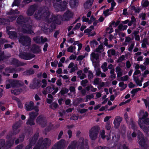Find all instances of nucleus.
<instances>
[{
    "label": "nucleus",
    "instance_id": "nucleus-37",
    "mask_svg": "<svg viewBox=\"0 0 149 149\" xmlns=\"http://www.w3.org/2000/svg\"><path fill=\"white\" fill-rule=\"evenodd\" d=\"M90 44L92 47H94L98 45V43L96 40H93L90 42Z\"/></svg>",
    "mask_w": 149,
    "mask_h": 149
},
{
    "label": "nucleus",
    "instance_id": "nucleus-48",
    "mask_svg": "<svg viewBox=\"0 0 149 149\" xmlns=\"http://www.w3.org/2000/svg\"><path fill=\"white\" fill-rule=\"evenodd\" d=\"M141 89L140 88H137L133 89L131 92V94H135L137 93L138 91H140Z\"/></svg>",
    "mask_w": 149,
    "mask_h": 149
},
{
    "label": "nucleus",
    "instance_id": "nucleus-29",
    "mask_svg": "<svg viewBox=\"0 0 149 149\" xmlns=\"http://www.w3.org/2000/svg\"><path fill=\"white\" fill-rule=\"evenodd\" d=\"M77 0H70V5L71 7H74L77 4Z\"/></svg>",
    "mask_w": 149,
    "mask_h": 149
},
{
    "label": "nucleus",
    "instance_id": "nucleus-31",
    "mask_svg": "<svg viewBox=\"0 0 149 149\" xmlns=\"http://www.w3.org/2000/svg\"><path fill=\"white\" fill-rule=\"evenodd\" d=\"M24 22V19L22 16H20L17 19V22L19 24H22Z\"/></svg>",
    "mask_w": 149,
    "mask_h": 149
},
{
    "label": "nucleus",
    "instance_id": "nucleus-28",
    "mask_svg": "<svg viewBox=\"0 0 149 149\" xmlns=\"http://www.w3.org/2000/svg\"><path fill=\"white\" fill-rule=\"evenodd\" d=\"M18 125H17V124H15L13 125V130L14 134H16L19 132V129L18 128Z\"/></svg>",
    "mask_w": 149,
    "mask_h": 149
},
{
    "label": "nucleus",
    "instance_id": "nucleus-19",
    "mask_svg": "<svg viewBox=\"0 0 149 149\" xmlns=\"http://www.w3.org/2000/svg\"><path fill=\"white\" fill-rule=\"evenodd\" d=\"M94 0H88L84 4V7L86 9H88L90 8Z\"/></svg>",
    "mask_w": 149,
    "mask_h": 149
},
{
    "label": "nucleus",
    "instance_id": "nucleus-54",
    "mask_svg": "<svg viewBox=\"0 0 149 149\" xmlns=\"http://www.w3.org/2000/svg\"><path fill=\"white\" fill-rule=\"evenodd\" d=\"M58 105L57 103L54 102L51 105L50 107L52 109H54L57 108Z\"/></svg>",
    "mask_w": 149,
    "mask_h": 149
},
{
    "label": "nucleus",
    "instance_id": "nucleus-17",
    "mask_svg": "<svg viewBox=\"0 0 149 149\" xmlns=\"http://www.w3.org/2000/svg\"><path fill=\"white\" fill-rule=\"evenodd\" d=\"M68 67L69 68H71L70 71V73H71L77 69V64H75L74 65V63L71 62L69 64Z\"/></svg>",
    "mask_w": 149,
    "mask_h": 149
},
{
    "label": "nucleus",
    "instance_id": "nucleus-39",
    "mask_svg": "<svg viewBox=\"0 0 149 149\" xmlns=\"http://www.w3.org/2000/svg\"><path fill=\"white\" fill-rule=\"evenodd\" d=\"M127 27V25H123L122 24H120L118 26V29L119 30H126Z\"/></svg>",
    "mask_w": 149,
    "mask_h": 149
},
{
    "label": "nucleus",
    "instance_id": "nucleus-59",
    "mask_svg": "<svg viewBox=\"0 0 149 149\" xmlns=\"http://www.w3.org/2000/svg\"><path fill=\"white\" fill-rule=\"evenodd\" d=\"M105 127L107 130H109L111 128V125L110 123L108 122L106 123Z\"/></svg>",
    "mask_w": 149,
    "mask_h": 149
},
{
    "label": "nucleus",
    "instance_id": "nucleus-15",
    "mask_svg": "<svg viewBox=\"0 0 149 149\" xmlns=\"http://www.w3.org/2000/svg\"><path fill=\"white\" fill-rule=\"evenodd\" d=\"M122 120V118L121 117L117 116L115 118L114 120L113 123L116 128H118Z\"/></svg>",
    "mask_w": 149,
    "mask_h": 149
},
{
    "label": "nucleus",
    "instance_id": "nucleus-9",
    "mask_svg": "<svg viewBox=\"0 0 149 149\" xmlns=\"http://www.w3.org/2000/svg\"><path fill=\"white\" fill-rule=\"evenodd\" d=\"M49 15L50 13L48 10L45 12H44V10H43L41 12H38L36 13L35 17L36 19H38L43 17L47 18Z\"/></svg>",
    "mask_w": 149,
    "mask_h": 149
},
{
    "label": "nucleus",
    "instance_id": "nucleus-5",
    "mask_svg": "<svg viewBox=\"0 0 149 149\" xmlns=\"http://www.w3.org/2000/svg\"><path fill=\"white\" fill-rule=\"evenodd\" d=\"M19 12L17 10H11L8 14L11 15V17L6 20L0 18V25L9 24L10 22H12L15 20L17 14H19Z\"/></svg>",
    "mask_w": 149,
    "mask_h": 149
},
{
    "label": "nucleus",
    "instance_id": "nucleus-64",
    "mask_svg": "<svg viewBox=\"0 0 149 149\" xmlns=\"http://www.w3.org/2000/svg\"><path fill=\"white\" fill-rule=\"evenodd\" d=\"M128 149L127 147L125 145H124L123 146H120L118 148V149Z\"/></svg>",
    "mask_w": 149,
    "mask_h": 149
},
{
    "label": "nucleus",
    "instance_id": "nucleus-14",
    "mask_svg": "<svg viewBox=\"0 0 149 149\" xmlns=\"http://www.w3.org/2000/svg\"><path fill=\"white\" fill-rule=\"evenodd\" d=\"M38 136V134L37 133L34 136V137L32 138L31 141L30 142L29 145L27 146L26 148V149H31V146L33 144L35 143L36 139Z\"/></svg>",
    "mask_w": 149,
    "mask_h": 149
},
{
    "label": "nucleus",
    "instance_id": "nucleus-45",
    "mask_svg": "<svg viewBox=\"0 0 149 149\" xmlns=\"http://www.w3.org/2000/svg\"><path fill=\"white\" fill-rule=\"evenodd\" d=\"M143 125H144L145 127H146L145 126V124L149 125V118H145L144 119H143Z\"/></svg>",
    "mask_w": 149,
    "mask_h": 149
},
{
    "label": "nucleus",
    "instance_id": "nucleus-30",
    "mask_svg": "<svg viewBox=\"0 0 149 149\" xmlns=\"http://www.w3.org/2000/svg\"><path fill=\"white\" fill-rule=\"evenodd\" d=\"M9 35V37L11 38L17 37V35L15 32L9 31L7 32Z\"/></svg>",
    "mask_w": 149,
    "mask_h": 149
},
{
    "label": "nucleus",
    "instance_id": "nucleus-25",
    "mask_svg": "<svg viewBox=\"0 0 149 149\" xmlns=\"http://www.w3.org/2000/svg\"><path fill=\"white\" fill-rule=\"evenodd\" d=\"M133 77L134 80L135 81L137 85L139 86H141L142 85L141 83V81H140L139 79L138 78L136 77L135 76L133 75Z\"/></svg>",
    "mask_w": 149,
    "mask_h": 149
},
{
    "label": "nucleus",
    "instance_id": "nucleus-4",
    "mask_svg": "<svg viewBox=\"0 0 149 149\" xmlns=\"http://www.w3.org/2000/svg\"><path fill=\"white\" fill-rule=\"evenodd\" d=\"M51 140L48 138L43 140L40 139L33 149H45L46 147L49 146L51 144Z\"/></svg>",
    "mask_w": 149,
    "mask_h": 149
},
{
    "label": "nucleus",
    "instance_id": "nucleus-20",
    "mask_svg": "<svg viewBox=\"0 0 149 149\" xmlns=\"http://www.w3.org/2000/svg\"><path fill=\"white\" fill-rule=\"evenodd\" d=\"M116 71L117 73L118 78L121 77L123 74V71L119 66H117L116 67Z\"/></svg>",
    "mask_w": 149,
    "mask_h": 149
},
{
    "label": "nucleus",
    "instance_id": "nucleus-3",
    "mask_svg": "<svg viewBox=\"0 0 149 149\" xmlns=\"http://www.w3.org/2000/svg\"><path fill=\"white\" fill-rule=\"evenodd\" d=\"M148 116V113L146 111H145L143 110H141L140 111L139 115V118L138 120V124L143 130L145 132L147 133L149 131L148 127H145L143 125V119Z\"/></svg>",
    "mask_w": 149,
    "mask_h": 149
},
{
    "label": "nucleus",
    "instance_id": "nucleus-56",
    "mask_svg": "<svg viewBox=\"0 0 149 149\" xmlns=\"http://www.w3.org/2000/svg\"><path fill=\"white\" fill-rule=\"evenodd\" d=\"M88 82V81L86 79L82 80L81 82V84L83 86H86V84Z\"/></svg>",
    "mask_w": 149,
    "mask_h": 149
},
{
    "label": "nucleus",
    "instance_id": "nucleus-22",
    "mask_svg": "<svg viewBox=\"0 0 149 149\" xmlns=\"http://www.w3.org/2000/svg\"><path fill=\"white\" fill-rule=\"evenodd\" d=\"M33 116L32 113L29 114V118L26 122V124L27 125H34L35 123L34 122V119L32 118Z\"/></svg>",
    "mask_w": 149,
    "mask_h": 149
},
{
    "label": "nucleus",
    "instance_id": "nucleus-7",
    "mask_svg": "<svg viewBox=\"0 0 149 149\" xmlns=\"http://www.w3.org/2000/svg\"><path fill=\"white\" fill-rule=\"evenodd\" d=\"M138 142L141 146H144L146 144L147 139L144 138L141 133L138 130Z\"/></svg>",
    "mask_w": 149,
    "mask_h": 149
},
{
    "label": "nucleus",
    "instance_id": "nucleus-18",
    "mask_svg": "<svg viewBox=\"0 0 149 149\" xmlns=\"http://www.w3.org/2000/svg\"><path fill=\"white\" fill-rule=\"evenodd\" d=\"M99 59V55L98 54H96L94 52H93L91 54V59L93 63L95 62L96 61H98Z\"/></svg>",
    "mask_w": 149,
    "mask_h": 149
},
{
    "label": "nucleus",
    "instance_id": "nucleus-38",
    "mask_svg": "<svg viewBox=\"0 0 149 149\" xmlns=\"http://www.w3.org/2000/svg\"><path fill=\"white\" fill-rule=\"evenodd\" d=\"M38 109H37L36 110V111L35 112L33 111L31 113H30L29 115V114H31L32 115L33 117L32 118V119H34L35 117L38 115Z\"/></svg>",
    "mask_w": 149,
    "mask_h": 149
},
{
    "label": "nucleus",
    "instance_id": "nucleus-41",
    "mask_svg": "<svg viewBox=\"0 0 149 149\" xmlns=\"http://www.w3.org/2000/svg\"><path fill=\"white\" fill-rule=\"evenodd\" d=\"M82 19L83 22H87L89 24H90L91 23V21L86 17H83L82 18Z\"/></svg>",
    "mask_w": 149,
    "mask_h": 149
},
{
    "label": "nucleus",
    "instance_id": "nucleus-62",
    "mask_svg": "<svg viewBox=\"0 0 149 149\" xmlns=\"http://www.w3.org/2000/svg\"><path fill=\"white\" fill-rule=\"evenodd\" d=\"M11 85L13 87L17 86V81L16 80H14L12 81L11 82Z\"/></svg>",
    "mask_w": 149,
    "mask_h": 149
},
{
    "label": "nucleus",
    "instance_id": "nucleus-6",
    "mask_svg": "<svg viewBox=\"0 0 149 149\" xmlns=\"http://www.w3.org/2000/svg\"><path fill=\"white\" fill-rule=\"evenodd\" d=\"M100 128L98 126H95L93 127L89 132V136L92 140H95L97 137Z\"/></svg>",
    "mask_w": 149,
    "mask_h": 149
},
{
    "label": "nucleus",
    "instance_id": "nucleus-27",
    "mask_svg": "<svg viewBox=\"0 0 149 149\" xmlns=\"http://www.w3.org/2000/svg\"><path fill=\"white\" fill-rule=\"evenodd\" d=\"M78 77L79 78L81 79H83L86 77L85 75L82 73V71H79L77 72Z\"/></svg>",
    "mask_w": 149,
    "mask_h": 149
},
{
    "label": "nucleus",
    "instance_id": "nucleus-57",
    "mask_svg": "<svg viewBox=\"0 0 149 149\" xmlns=\"http://www.w3.org/2000/svg\"><path fill=\"white\" fill-rule=\"evenodd\" d=\"M24 136L23 135H22L21 137H20L19 139L16 140L15 141V143L16 144H18L19 141V139H20V141H22L24 139Z\"/></svg>",
    "mask_w": 149,
    "mask_h": 149
},
{
    "label": "nucleus",
    "instance_id": "nucleus-13",
    "mask_svg": "<svg viewBox=\"0 0 149 149\" xmlns=\"http://www.w3.org/2000/svg\"><path fill=\"white\" fill-rule=\"evenodd\" d=\"M19 56L20 57L26 60H29L34 57V55L33 54H26L24 52L22 53L21 52L19 54Z\"/></svg>",
    "mask_w": 149,
    "mask_h": 149
},
{
    "label": "nucleus",
    "instance_id": "nucleus-8",
    "mask_svg": "<svg viewBox=\"0 0 149 149\" xmlns=\"http://www.w3.org/2000/svg\"><path fill=\"white\" fill-rule=\"evenodd\" d=\"M31 40L28 37L21 36L19 40V42L24 46H27L30 44Z\"/></svg>",
    "mask_w": 149,
    "mask_h": 149
},
{
    "label": "nucleus",
    "instance_id": "nucleus-44",
    "mask_svg": "<svg viewBox=\"0 0 149 149\" xmlns=\"http://www.w3.org/2000/svg\"><path fill=\"white\" fill-rule=\"evenodd\" d=\"M107 63L106 62H104L103 63V65L101 66L102 69L103 70V71L104 72H105L107 70Z\"/></svg>",
    "mask_w": 149,
    "mask_h": 149
},
{
    "label": "nucleus",
    "instance_id": "nucleus-46",
    "mask_svg": "<svg viewBox=\"0 0 149 149\" xmlns=\"http://www.w3.org/2000/svg\"><path fill=\"white\" fill-rule=\"evenodd\" d=\"M103 47L102 45H100L96 49V51L97 52H101L103 50Z\"/></svg>",
    "mask_w": 149,
    "mask_h": 149
},
{
    "label": "nucleus",
    "instance_id": "nucleus-47",
    "mask_svg": "<svg viewBox=\"0 0 149 149\" xmlns=\"http://www.w3.org/2000/svg\"><path fill=\"white\" fill-rule=\"evenodd\" d=\"M108 53L109 55H110L111 54L113 55H114L115 54L116 52L115 51L114 49H110L108 51Z\"/></svg>",
    "mask_w": 149,
    "mask_h": 149
},
{
    "label": "nucleus",
    "instance_id": "nucleus-24",
    "mask_svg": "<svg viewBox=\"0 0 149 149\" xmlns=\"http://www.w3.org/2000/svg\"><path fill=\"white\" fill-rule=\"evenodd\" d=\"M52 89L51 86H48L46 87L42 91V93L45 95L47 94L48 93H52Z\"/></svg>",
    "mask_w": 149,
    "mask_h": 149
},
{
    "label": "nucleus",
    "instance_id": "nucleus-52",
    "mask_svg": "<svg viewBox=\"0 0 149 149\" xmlns=\"http://www.w3.org/2000/svg\"><path fill=\"white\" fill-rule=\"evenodd\" d=\"M125 59V56L124 55H122L119 58L117 61V62H120Z\"/></svg>",
    "mask_w": 149,
    "mask_h": 149
},
{
    "label": "nucleus",
    "instance_id": "nucleus-58",
    "mask_svg": "<svg viewBox=\"0 0 149 149\" xmlns=\"http://www.w3.org/2000/svg\"><path fill=\"white\" fill-rule=\"evenodd\" d=\"M42 82L43 84L42 86V87L43 88L45 87L47 85V82L46 80L45 79H42Z\"/></svg>",
    "mask_w": 149,
    "mask_h": 149
},
{
    "label": "nucleus",
    "instance_id": "nucleus-23",
    "mask_svg": "<svg viewBox=\"0 0 149 149\" xmlns=\"http://www.w3.org/2000/svg\"><path fill=\"white\" fill-rule=\"evenodd\" d=\"M22 90L20 88H18L16 87L15 89L13 88L11 91V93L15 95H17L19 94Z\"/></svg>",
    "mask_w": 149,
    "mask_h": 149
},
{
    "label": "nucleus",
    "instance_id": "nucleus-61",
    "mask_svg": "<svg viewBox=\"0 0 149 149\" xmlns=\"http://www.w3.org/2000/svg\"><path fill=\"white\" fill-rule=\"evenodd\" d=\"M95 149H110L109 148L106 146L102 147L99 146L96 147Z\"/></svg>",
    "mask_w": 149,
    "mask_h": 149
},
{
    "label": "nucleus",
    "instance_id": "nucleus-26",
    "mask_svg": "<svg viewBox=\"0 0 149 149\" xmlns=\"http://www.w3.org/2000/svg\"><path fill=\"white\" fill-rule=\"evenodd\" d=\"M129 77L127 75L118 78L117 80L119 81H127L129 79Z\"/></svg>",
    "mask_w": 149,
    "mask_h": 149
},
{
    "label": "nucleus",
    "instance_id": "nucleus-43",
    "mask_svg": "<svg viewBox=\"0 0 149 149\" xmlns=\"http://www.w3.org/2000/svg\"><path fill=\"white\" fill-rule=\"evenodd\" d=\"M119 86L122 88L120 90H122L125 89L127 87L126 85L124 84L123 82H120L119 84Z\"/></svg>",
    "mask_w": 149,
    "mask_h": 149
},
{
    "label": "nucleus",
    "instance_id": "nucleus-40",
    "mask_svg": "<svg viewBox=\"0 0 149 149\" xmlns=\"http://www.w3.org/2000/svg\"><path fill=\"white\" fill-rule=\"evenodd\" d=\"M52 91L53 90L54 91L52 93V94L53 95H55L57 92L58 90L57 87L54 85L52 86Z\"/></svg>",
    "mask_w": 149,
    "mask_h": 149
},
{
    "label": "nucleus",
    "instance_id": "nucleus-63",
    "mask_svg": "<svg viewBox=\"0 0 149 149\" xmlns=\"http://www.w3.org/2000/svg\"><path fill=\"white\" fill-rule=\"evenodd\" d=\"M109 10L110 11L109 9L107 10L104 11L103 14L105 16H107L110 14V13L109 12Z\"/></svg>",
    "mask_w": 149,
    "mask_h": 149
},
{
    "label": "nucleus",
    "instance_id": "nucleus-49",
    "mask_svg": "<svg viewBox=\"0 0 149 149\" xmlns=\"http://www.w3.org/2000/svg\"><path fill=\"white\" fill-rule=\"evenodd\" d=\"M106 31L107 33H110L113 31V28L111 27L110 26L109 27L106 29Z\"/></svg>",
    "mask_w": 149,
    "mask_h": 149
},
{
    "label": "nucleus",
    "instance_id": "nucleus-32",
    "mask_svg": "<svg viewBox=\"0 0 149 149\" xmlns=\"http://www.w3.org/2000/svg\"><path fill=\"white\" fill-rule=\"evenodd\" d=\"M141 5L143 7H146L149 5V2L148 1L143 0L142 1Z\"/></svg>",
    "mask_w": 149,
    "mask_h": 149
},
{
    "label": "nucleus",
    "instance_id": "nucleus-11",
    "mask_svg": "<svg viewBox=\"0 0 149 149\" xmlns=\"http://www.w3.org/2000/svg\"><path fill=\"white\" fill-rule=\"evenodd\" d=\"M36 123L40 124L42 127H45L47 124L46 120L45 118L41 116H39L36 119Z\"/></svg>",
    "mask_w": 149,
    "mask_h": 149
},
{
    "label": "nucleus",
    "instance_id": "nucleus-55",
    "mask_svg": "<svg viewBox=\"0 0 149 149\" xmlns=\"http://www.w3.org/2000/svg\"><path fill=\"white\" fill-rule=\"evenodd\" d=\"M93 26H91L89 28L85 30L84 32L85 33H89L91 31L92 29H93Z\"/></svg>",
    "mask_w": 149,
    "mask_h": 149
},
{
    "label": "nucleus",
    "instance_id": "nucleus-16",
    "mask_svg": "<svg viewBox=\"0 0 149 149\" xmlns=\"http://www.w3.org/2000/svg\"><path fill=\"white\" fill-rule=\"evenodd\" d=\"M34 103L32 101L30 102L29 103L25 104V108L28 111L32 110L33 108Z\"/></svg>",
    "mask_w": 149,
    "mask_h": 149
},
{
    "label": "nucleus",
    "instance_id": "nucleus-10",
    "mask_svg": "<svg viewBox=\"0 0 149 149\" xmlns=\"http://www.w3.org/2000/svg\"><path fill=\"white\" fill-rule=\"evenodd\" d=\"M65 145V142L64 140H62L56 144L52 149H64Z\"/></svg>",
    "mask_w": 149,
    "mask_h": 149
},
{
    "label": "nucleus",
    "instance_id": "nucleus-51",
    "mask_svg": "<svg viewBox=\"0 0 149 149\" xmlns=\"http://www.w3.org/2000/svg\"><path fill=\"white\" fill-rule=\"evenodd\" d=\"M130 127L132 129H134L136 127L135 125L134 122L131 120L130 123Z\"/></svg>",
    "mask_w": 149,
    "mask_h": 149
},
{
    "label": "nucleus",
    "instance_id": "nucleus-42",
    "mask_svg": "<svg viewBox=\"0 0 149 149\" xmlns=\"http://www.w3.org/2000/svg\"><path fill=\"white\" fill-rule=\"evenodd\" d=\"M86 89L88 90H90L93 92H95L96 91V88H93V86L91 85H90L86 87Z\"/></svg>",
    "mask_w": 149,
    "mask_h": 149
},
{
    "label": "nucleus",
    "instance_id": "nucleus-33",
    "mask_svg": "<svg viewBox=\"0 0 149 149\" xmlns=\"http://www.w3.org/2000/svg\"><path fill=\"white\" fill-rule=\"evenodd\" d=\"M31 50L33 52L38 53L40 51V49L38 46L34 45L31 49Z\"/></svg>",
    "mask_w": 149,
    "mask_h": 149
},
{
    "label": "nucleus",
    "instance_id": "nucleus-34",
    "mask_svg": "<svg viewBox=\"0 0 149 149\" xmlns=\"http://www.w3.org/2000/svg\"><path fill=\"white\" fill-rule=\"evenodd\" d=\"M76 48L75 46H71L69 47L67 49V51L70 52H73L75 51Z\"/></svg>",
    "mask_w": 149,
    "mask_h": 149
},
{
    "label": "nucleus",
    "instance_id": "nucleus-21",
    "mask_svg": "<svg viewBox=\"0 0 149 149\" xmlns=\"http://www.w3.org/2000/svg\"><path fill=\"white\" fill-rule=\"evenodd\" d=\"M105 131L104 130H101L100 132V135L101 137L103 139H106L107 141L109 140L110 138L108 136L104 135Z\"/></svg>",
    "mask_w": 149,
    "mask_h": 149
},
{
    "label": "nucleus",
    "instance_id": "nucleus-35",
    "mask_svg": "<svg viewBox=\"0 0 149 149\" xmlns=\"http://www.w3.org/2000/svg\"><path fill=\"white\" fill-rule=\"evenodd\" d=\"M142 100L144 102L145 105L146 107L148 105V110L149 111V97H147L146 99H142Z\"/></svg>",
    "mask_w": 149,
    "mask_h": 149
},
{
    "label": "nucleus",
    "instance_id": "nucleus-50",
    "mask_svg": "<svg viewBox=\"0 0 149 149\" xmlns=\"http://www.w3.org/2000/svg\"><path fill=\"white\" fill-rule=\"evenodd\" d=\"M93 97L94 96L93 94L88 95L86 96V98L84 102H87L88 101V99L91 100V99L93 98Z\"/></svg>",
    "mask_w": 149,
    "mask_h": 149
},
{
    "label": "nucleus",
    "instance_id": "nucleus-36",
    "mask_svg": "<svg viewBox=\"0 0 149 149\" xmlns=\"http://www.w3.org/2000/svg\"><path fill=\"white\" fill-rule=\"evenodd\" d=\"M119 23V21H117L116 22H112L110 24V26L112 28L115 27L117 26Z\"/></svg>",
    "mask_w": 149,
    "mask_h": 149
},
{
    "label": "nucleus",
    "instance_id": "nucleus-2",
    "mask_svg": "<svg viewBox=\"0 0 149 149\" xmlns=\"http://www.w3.org/2000/svg\"><path fill=\"white\" fill-rule=\"evenodd\" d=\"M73 15V14L72 12L69 11H68L65 13L62 17L60 15L53 16L52 18L50 19V20H49V21L47 20L46 21L48 22H52L54 23H57L56 20L58 19H60L62 20H68L72 17Z\"/></svg>",
    "mask_w": 149,
    "mask_h": 149
},
{
    "label": "nucleus",
    "instance_id": "nucleus-60",
    "mask_svg": "<svg viewBox=\"0 0 149 149\" xmlns=\"http://www.w3.org/2000/svg\"><path fill=\"white\" fill-rule=\"evenodd\" d=\"M88 78L89 79H91L93 78V74L92 72L90 71H89L88 72Z\"/></svg>",
    "mask_w": 149,
    "mask_h": 149
},
{
    "label": "nucleus",
    "instance_id": "nucleus-12",
    "mask_svg": "<svg viewBox=\"0 0 149 149\" xmlns=\"http://www.w3.org/2000/svg\"><path fill=\"white\" fill-rule=\"evenodd\" d=\"M31 26L30 25H27L26 24L24 25L22 28V31L24 33H28L29 34H32L33 33L31 29Z\"/></svg>",
    "mask_w": 149,
    "mask_h": 149
},
{
    "label": "nucleus",
    "instance_id": "nucleus-53",
    "mask_svg": "<svg viewBox=\"0 0 149 149\" xmlns=\"http://www.w3.org/2000/svg\"><path fill=\"white\" fill-rule=\"evenodd\" d=\"M68 91V89L67 88H63L61 91L60 93L61 94H64L67 93Z\"/></svg>",
    "mask_w": 149,
    "mask_h": 149
},
{
    "label": "nucleus",
    "instance_id": "nucleus-1",
    "mask_svg": "<svg viewBox=\"0 0 149 149\" xmlns=\"http://www.w3.org/2000/svg\"><path fill=\"white\" fill-rule=\"evenodd\" d=\"M67 149H89L88 141L81 137L77 142L75 141L72 142Z\"/></svg>",
    "mask_w": 149,
    "mask_h": 149
}]
</instances>
